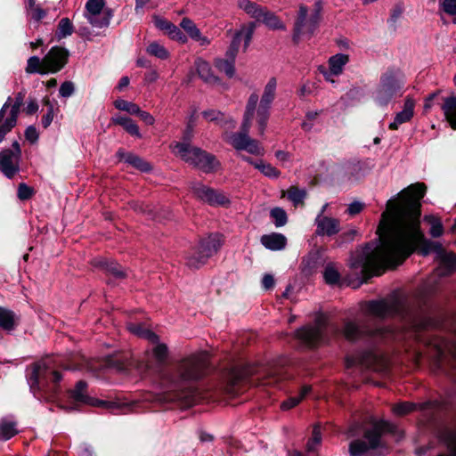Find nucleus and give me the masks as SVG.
Masks as SVG:
<instances>
[{
    "instance_id": "nucleus-22",
    "label": "nucleus",
    "mask_w": 456,
    "mask_h": 456,
    "mask_svg": "<svg viewBox=\"0 0 456 456\" xmlns=\"http://www.w3.org/2000/svg\"><path fill=\"white\" fill-rule=\"evenodd\" d=\"M195 68L199 76L207 83L215 85L218 82L216 76L213 75L210 65L206 61L199 58L195 61Z\"/></svg>"
},
{
    "instance_id": "nucleus-32",
    "label": "nucleus",
    "mask_w": 456,
    "mask_h": 456,
    "mask_svg": "<svg viewBox=\"0 0 456 456\" xmlns=\"http://www.w3.org/2000/svg\"><path fill=\"white\" fill-rule=\"evenodd\" d=\"M119 155L122 158V159H124L126 162L131 164L134 167L140 169L141 171L146 172L151 169V165L137 156H134V155H132L129 153H127V154L120 153Z\"/></svg>"
},
{
    "instance_id": "nucleus-23",
    "label": "nucleus",
    "mask_w": 456,
    "mask_h": 456,
    "mask_svg": "<svg viewBox=\"0 0 456 456\" xmlns=\"http://www.w3.org/2000/svg\"><path fill=\"white\" fill-rule=\"evenodd\" d=\"M180 26L188 33V35L194 40H196L200 45H207L209 44V40L205 36H202L199 28L195 24L189 19H183Z\"/></svg>"
},
{
    "instance_id": "nucleus-14",
    "label": "nucleus",
    "mask_w": 456,
    "mask_h": 456,
    "mask_svg": "<svg viewBox=\"0 0 456 456\" xmlns=\"http://www.w3.org/2000/svg\"><path fill=\"white\" fill-rule=\"evenodd\" d=\"M221 246V240L218 235H211L202 240L200 247V260L197 261L191 257L189 264L194 267H198L199 264L203 263L208 257L217 252Z\"/></svg>"
},
{
    "instance_id": "nucleus-58",
    "label": "nucleus",
    "mask_w": 456,
    "mask_h": 456,
    "mask_svg": "<svg viewBox=\"0 0 456 456\" xmlns=\"http://www.w3.org/2000/svg\"><path fill=\"white\" fill-rule=\"evenodd\" d=\"M363 208V204L360 201H354L348 205L347 213L351 216H354L360 213Z\"/></svg>"
},
{
    "instance_id": "nucleus-51",
    "label": "nucleus",
    "mask_w": 456,
    "mask_h": 456,
    "mask_svg": "<svg viewBox=\"0 0 456 456\" xmlns=\"http://www.w3.org/2000/svg\"><path fill=\"white\" fill-rule=\"evenodd\" d=\"M412 411V405L409 403H400L394 405L393 412L397 416H403Z\"/></svg>"
},
{
    "instance_id": "nucleus-61",
    "label": "nucleus",
    "mask_w": 456,
    "mask_h": 456,
    "mask_svg": "<svg viewBox=\"0 0 456 456\" xmlns=\"http://www.w3.org/2000/svg\"><path fill=\"white\" fill-rule=\"evenodd\" d=\"M25 136L29 142H35L38 138V134L34 126H28L25 131Z\"/></svg>"
},
{
    "instance_id": "nucleus-60",
    "label": "nucleus",
    "mask_w": 456,
    "mask_h": 456,
    "mask_svg": "<svg viewBox=\"0 0 456 456\" xmlns=\"http://www.w3.org/2000/svg\"><path fill=\"white\" fill-rule=\"evenodd\" d=\"M53 117H54L53 107L50 106L47 113L42 118V124H43L44 127H48L50 126V124L52 123V121L53 119Z\"/></svg>"
},
{
    "instance_id": "nucleus-5",
    "label": "nucleus",
    "mask_w": 456,
    "mask_h": 456,
    "mask_svg": "<svg viewBox=\"0 0 456 456\" xmlns=\"http://www.w3.org/2000/svg\"><path fill=\"white\" fill-rule=\"evenodd\" d=\"M385 430H390V424L380 421L373 427L372 430L365 432L364 438L368 443L362 440H356L350 444L349 452L351 456H362L370 449H375L380 445V434Z\"/></svg>"
},
{
    "instance_id": "nucleus-18",
    "label": "nucleus",
    "mask_w": 456,
    "mask_h": 456,
    "mask_svg": "<svg viewBox=\"0 0 456 456\" xmlns=\"http://www.w3.org/2000/svg\"><path fill=\"white\" fill-rule=\"evenodd\" d=\"M398 91V86L394 83L383 81L376 93V101L380 105H386Z\"/></svg>"
},
{
    "instance_id": "nucleus-37",
    "label": "nucleus",
    "mask_w": 456,
    "mask_h": 456,
    "mask_svg": "<svg viewBox=\"0 0 456 456\" xmlns=\"http://www.w3.org/2000/svg\"><path fill=\"white\" fill-rule=\"evenodd\" d=\"M323 278L329 284H337L339 281L340 274L334 264H329L326 265L323 272Z\"/></svg>"
},
{
    "instance_id": "nucleus-41",
    "label": "nucleus",
    "mask_w": 456,
    "mask_h": 456,
    "mask_svg": "<svg viewBox=\"0 0 456 456\" xmlns=\"http://www.w3.org/2000/svg\"><path fill=\"white\" fill-rule=\"evenodd\" d=\"M147 53L159 59L165 60L168 57V51L158 42L151 43L147 47Z\"/></svg>"
},
{
    "instance_id": "nucleus-39",
    "label": "nucleus",
    "mask_w": 456,
    "mask_h": 456,
    "mask_svg": "<svg viewBox=\"0 0 456 456\" xmlns=\"http://www.w3.org/2000/svg\"><path fill=\"white\" fill-rule=\"evenodd\" d=\"M86 384L84 381L77 382L75 389L72 391V397L76 402L94 404L86 395Z\"/></svg>"
},
{
    "instance_id": "nucleus-54",
    "label": "nucleus",
    "mask_w": 456,
    "mask_h": 456,
    "mask_svg": "<svg viewBox=\"0 0 456 456\" xmlns=\"http://www.w3.org/2000/svg\"><path fill=\"white\" fill-rule=\"evenodd\" d=\"M152 343L154 344L153 353H154L155 356L159 360L166 357V355L167 354V348L166 345L159 343L158 338H157V341L152 342Z\"/></svg>"
},
{
    "instance_id": "nucleus-43",
    "label": "nucleus",
    "mask_w": 456,
    "mask_h": 456,
    "mask_svg": "<svg viewBox=\"0 0 456 456\" xmlns=\"http://www.w3.org/2000/svg\"><path fill=\"white\" fill-rule=\"evenodd\" d=\"M73 33V25L68 18L60 20L56 36L59 39L67 37Z\"/></svg>"
},
{
    "instance_id": "nucleus-20",
    "label": "nucleus",
    "mask_w": 456,
    "mask_h": 456,
    "mask_svg": "<svg viewBox=\"0 0 456 456\" xmlns=\"http://www.w3.org/2000/svg\"><path fill=\"white\" fill-rule=\"evenodd\" d=\"M413 102L407 100L404 103L403 110L396 114L395 120L390 123L389 128L392 130H396L400 125L408 122L413 116Z\"/></svg>"
},
{
    "instance_id": "nucleus-35",
    "label": "nucleus",
    "mask_w": 456,
    "mask_h": 456,
    "mask_svg": "<svg viewBox=\"0 0 456 456\" xmlns=\"http://www.w3.org/2000/svg\"><path fill=\"white\" fill-rule=\"evenodd\" d=\"M45 69L44 58L40 59L37 56H32L28 60L26 67V71L28 73L46 74Z\"/></svg>"
},
{
    "instance_id": "nucleus-30",
    "label": "nucleus",
    "mask_w": 456,
    "mask_h": 456,
    "mask_svg": "<svg viewBox=\"0 0 456 456\" xmlns=\"http://www.w3.org/2000/svg\"><path fill=\"white\" fill-rule=\"evenodd\" d=\"M444 111L450 126L456 129V97H451L445 101Z\"/></svg>"
},
{
    "instance_id": "nucleus-57",
    "label": "nucleus",
    "mask_w": 456,
    "mask_h": 456,
    "mask_svg": "<svg viewBox=\"0 0 456 456\" xmlns=\"http://www.w3.org/2000/svg\"><path fill=\"white\" fill-rule=\"evenodd\" d=\"M357 330H358V329L354 323L347 322L345 325L344 334L347 338L352 339L356 336Z\"/></svg>"
},
{
    "instance_id": "nucleus-2",
    "label": "nucleus",
    "mask_w": 456,
    "mask_h": 456,
    "mask_svg": "<svg viewBox=\"0 0 456 456\" xmlns=\"http://www.w3.org/2000/svg\"><path fill=\"white\" fill-rule=\"evenodd\" d=\"M258 101V95L252 94L247 102L244 121L242 124L241 133H227L224 134V139L238 151L245 150L248 153L254 155H262L264 152L263 148L254 139L248 136V131L250 127L251 121L255 118V109Z\"/></svg>"
},
{
    "instance_id": "nucleus-29",
    "label": "nucleus",
    "mask_w": 456,
    "mask_h": 456,
    "mask_svg": "<svg viewBox=\"0 0 456 456\" xmlns=\"http://www.w3.org/2000/svg\"><path fill=\"white\" fill-rule=\"evenodd\" d=\"M17 321L16 314L6 308L0 306V328L4 330H12Z\"/></svg>"
},
{
    "instance_id": "nucleus-33",
    "label": "nucleus",
    "mask_w": 456,
    "mask_h": 456,
    "mask_svg": "<svg viewBox=\"0 0 456 456\" xmlns=\"http://www.w3.org/2000/svg\"><path fill=\"white\" fill-rule=\"evenodd\" d=\"M9 107V102H5L0 110V142L4 138L5 134L11 131V129L15 126L12 122L8 121L4 118L6 114V110Z\"/></svg>"
},
{
    "instance_id": "nucleus-48",
    "label": "nucleus",
    "mask_w": 456,
    "mask_h": 456,
    "mask_svg": "<svg viewBox=\"0 0 456 456\" xmlns=\"http://www.w3.org/2000/svg\"><path fill=\"white\" fill-rule=\"evenodd\" d=\"M272 217L275 220L276 226H282L287 222V216L282 208H275L271 211Z\"/></svg>"
},
{
    "instance_id": "nucleus-36",
    "label": "nucleus",
    "mask_w": 456,
    "mask_h": 456,
    "mask_svg": "<svg viewBox=\"0 0 456 456\" xmlns=\"http://www.w3.org/2000/svg\"><path fill=\"white\" fill-rule=\"evenodd\" d=\"M177 399H178V397L176 395H173L170 393L167 392V393L158 394V395L146 394L143 396L142 401L164 403L173 402Z\"/></svg>"
},
{
    "instance_id": "nucleus-21",
    "label": "nucleus",
    "mask_w": 456,
    "mask_h": 456,
    "mask_svg": "<svg viewBox=\"0 0 456 456\" xmlns=\"http://www.w3.org/2000/svg\"><path fill=\"white\" fill-rule=\"evenodd\" d=\"M297 336L309 346L315 345L322 337L320 327H306L297 330Z\"/></svg>"
},
{
    "instance_id": "nucleus-44",
    "label": "nucleus",
    "mask_w": 456,
    "mask_h": 456,
    "mask_svg": "<svg viewBox=\"0 0 456 456\" xmlns=\"http://www.w3.org/2000/svg\"><path fill=\"white\" fill-rule=\"evenodd\" d=\"M232 61L217 60L216 61V68L226 74L229 77H233L235 70L233 66V59L227 53Z\"/></svg>"
},
{
    "instance_id": "nucleus-12",
    "label": "nucleus",
    "mask_w": 456,
    "mask_h": 456,
    "mask_svg": "<svg viewBox=\"0 0 456 456\" xmlns=\"http://www.w3.org/2000/svg\"><path fill=\"white\" fill-rule=\"evenodd\" d=\"M255 24L253 22H249L248 24L242 25L240 28L234 34L231 47L228 51V54L232 59L235 58L241 42L244 44V49L246 50L248 48L255 31Z\"/></svg>"
},
{
    "instance_id": "nucleus-31",
    "label": "nucleus",
    "mask_w": 456,
    "mask_h": 456,
    "mask_svg": "<svg viewBox=\"0 0 456 456\" xmlns=\"http://www.w3.org/2000/svg\"><path fill=\"white\" fill-rule=\"evenodd\" d=\"M127 329L129 330L130 332L139 337L145 338L151 342L157 341V335H155L153 332L142 326L140 323H129L127 325Z\"/></svg>"
},
{
    "instance_id": "nucleus-1",
    "label": "nucleus",
    "mask_w": 456,
    "mask_h": 456,
    "mask_svg": "<svg viewBox=\"0 0 456 456\" xmlns=\"http://www.w3.org/2000/svg\"><path fill=\"white\" fill-rule=\"evenodd\" d=\"M424 183H416L387 200L378 227L379 244L366 245L351 256L350 268L367 279L387 267L402 264L414 249L426 256L424 235L419 229L420 200Z\"/></svg>"
},
{
    "instance_id": "nucleus-34",
    "label": "nucleus",
    "mask_w": 456,
    "mask_h": 456,
    "mask_svg": "<svg viewBox=\"0 0 456 456\" xmlns=\"http://www.w3.org/2000/svg\"><path fill=\"white\" fill-rule=\"evenodd\" d=\"M311 391V387L305 386L303 387L299 395L293 396L289 398L287 401H284L281 408L284 411L289 410L295 406H297L304 398L305 396Z\"/></svg>"
},
{
    "instance_id": "nucleus-9",
    "label": "nucleus",
    "mask_w": 456,
    "mask_h": 456,
    "mask_svg": "<svg viewBox=\"0 0 456 456\" xmlns=\"http://www.w3.org/2000/svg\"><path fill=\"white\" fill-rule=\"evenodd\" d=\"M194 194L202 201L215 207L227 208L231 200L224 193L215 191L201 183H196L193 188Z\"/></svg>"
},
{
    "instance_id": "nucleus-42",
    "label": "nucleus",
    "mask_w": 456,
    "mask_h": 456,
    "mask_svg": "<svg viewBox=\"0 0 456 456\" xmlns=\"http://www.w3.org/2000/svg\"><path fill=\"white\" fill-rule=\"evenodd\" d=\"M114 106L122 111H126L131 115H136L137 112H139L140 107L132 102H128L123 99H118L114 102Z\"/></svg>"
},
{
    "instance_id": "nucleus-59",
    "label": "nucleus",
    "mask_w": 456,
    "mask_h": 456,
    "mask_svg": "<svg viewBox=\"0 0 456 456\" xmlns=\"http://www.w3.org/2000/svg\"><path fill=\"white\" fill-rule=\"evenodd\" d=\"M136 115L147 125H153L155 121L153 116H151L147 111L142 110L141 109H139V112H137Z\"/></svg>"
},
{
    "instance_id": "nucleus-3",
    "label": "nucleus",
    "mask_w": 456,
    "mask_h": 456,
    "mask_svg": "<svg viewBox=\"0 0 456 456\" xmlns=\"http://www.w3.org/2000/svg\"><path fill=\"white\" fill-rule=\"evenodd\" d=\"M322 2L317 1L313 8L305 4L298 7L297 20L294 25L293 41L297 44L310 40L321 20Z\"/></svg>"
},
{
    "instance_id": "nucleus-52",
    "label": "nucleus",
    "mask_w": 456,
    "mask_h": 456,
    "mask_svg": "<svg viewBox=\"0 0 456 456\" xmlns=\"http://www.w3.org/2000/svg\"><path fill=\"white\" fill-rule=\"evenodd\" d=\"M34 193L33 188L25 183H20L18 187V197L21 200L29 199Z\"/></svg>"
},
{
    "instance_id": "nucleus-8",
    "label": "nucleus",
    "mask_w": 456,
    "mask_h": 456,
    "mask_svg": "<svg viewBox=\"0 0 456 456\" xmlns=\"http://www.w3.org/2000/svg\"><path fill=\"white\" fill-rule=\"evenodd\" d=\"M206 357L205 353H198L183 361L178 369L180 377L184 380L199 379L201 375Z\"/></svg>"
},
{
    "instance_id": "nucleus-13",
    "label": "nucleus",
    "mask_w": 456,
    "mask_h": 456,
    "mask_svg": "<svg viewBox=\"0 0 456 456\" xmlns=\"http://www.w3.org/2000/svg\"><path fill=\"white\" fill-rule=\"evenodd\" d=\"M103 0H89L86 4V17L90 23L102 28L108 25L109 18L103 12Z\"/></svg>"
},
{
    "instance_id": "nucleus-27",
    "label": "nucleus",
    "mask_w": 456,
    "mask_h": 456,
    "mask_svg": "<svg viewBox=\"0 0 456 456\" xmlns=\"http://www.w3.org/2000/svg\"><path fill=\"white\" fill-rule=\"evenodd\" d=\"M282 197H287L294 206L303 205L304 200L306 196V191L304 189H299L292 186L287 191H282Z\"/></svg>"
},
{
    "instance_id": "nucleus-28",
    "label": "nucleus",
    "mask_w": 456,
    "mask_h": 456,
    "mask_svg": "<svg viewBox=\"0 0 456 456\" xmlns=\"http://www.w3.org/2000/svg\"><path fill=\"white\" fill-rule=\"evenodd\" d=\"M9 102V107L6 110L4 118H6L8 121L12 122L13 125H16L17 117H18V114L20 111V108L23 102V95L21 94H19L12 105H11V98H8L6 102Z\"/></svg>"
},
{
    "instance_id": "nucleus-6",
    "label": "nucleus",
    "mask_w": 456,
    "mask_h": 456,
    "mask_svg": "<svg viewBox=\"0 0 456 456\" xmlns=\"http://www.w3.org/2000/svg\"><path fill=\"white\" fill-rule=\"evenodd\" d=\"M276 86V79L274 77L270 78L265 86L260 102L259 100L257 101V104L255 109V117L258 123L260 134H263L265 131L268 118V110L275 97Z\"/></svg>"
},
{
    "instance_id": "nucleus-62",
    "label": "nucleus",
    "mask_w": 456,
    "mask_h": 456,
    "mask_svg": "<svg viewBox=\"0 0 456 456\" xmlns=\"http://www.w3.org/2000/svg\"><path fill=\"white\" fill-rule=\"evenodd\" d=\"M262 285L265 289H270L274 286V279L271 274H265L262 279Z\"/></svg>"
},
{
    "instance_id": "nucleus-56",
    "label": "nucleus",
    "mask_w": 456,
    "mask_h": 456,
    "mask_svg": "<svg viewBox=\"0 0 456 456\" xmlns=\"http://www.w3.org/2000/svg\"><path fill=\"white\" fill-rule=\"evenodd\" d=\"M59 92L62 97H69L74 92V86L71 82H65L61 86Z\"/></svg>"
},
{
    "instance_id": "nucleus-63",
    "label": "nucleus",
    "mask_w": 456,
    "mask_h": 456,
    "mask_svg": "<svg viewBox=\"0 0 456 456\" xmlns=\"http://www.w3.org/2000/svg\"><path fill=\"white\" fill-rule=\"evenodd\" d=\"M37 110H38V104L34 100H31L28 103V105H27V107L25 109L26 113L28 114V115H31V114L37 112Z\"/></svg>"
},
{
    "instance_id": "nucleus-7",
    "label": "nucleus",
    "mask_w": 456,
    "mask_h": 456,
    "mask_svg": "<svg viewBox=\"0 0 456 456\" xmlns=\"http://www.w3.org/2000/svg\"><path fill=\"white\" fill-rule=\"evenodd\" d=\"M435 255V260L437 262L436 270L437 275L445 276L456 271V254L446 251L439 242L429 241V255Z\"/></svg>"
},
{
    "instance_id": "nucleus-10",
    "label": "nucleus",
    "mask_w": 456,
    "mask_h": 456,
    "mask_svg": "<svg viewBox=\"0 0 456 456\" xmlns=\"http://www.w3.org/2000/svg\"><path fill=\"white\" fill-rule=\"evenodd\" d=\"M69 52L62 47L54 46L44 57L45 73H56L67 63Z\"/></svg>"
},
{
    "instance_id": "nucleus-19",
    "label": "nucleus",
    "mask_w": 456,
    "mask_h": 456,
    "mask_svg": "<svg viewBox=\"0 0 456 456\" xmlns=\"http://www.w3.org/2000/svg\"><path fill=\"white\" fill-rule=\"evenodd\" d=\"M261 243L270 250H281L285 248L287 239L281 233H271L262 236Z\"/></svg>"
},
{
    "instance_id": "nucleus-17",
    "label": "nucleus",
    "mask_w": 456,
    "mask_h": 456,
    "mask_svg": "<svg viewBox=\"0 0 456 456\" xmlns=\"http://www.w3.org/2000/svg\"><path fill=\"white\" fill-rule=\"evenodd\" d=\"M154 24L159 29L163 31V33L167 35L170 38L181 43L186 42V37L175 25H174L170 21L164 20L160 17H155Z\"/></svg>"
},
{
    "instance_id": "nucleus-55",
    "label": "nucleus",
    "mask_w": 456,
    "mask_h": 456,
    "mask_svg": "<svg viewBox=\"0 0 456 456\" xmlns=\"http://www.w3.org/2000/svg\"><path fill=\"white\" fill-rule=\"evenodd\" d=\"M123 128L127 133H129L131 135H134V136H136V137H139V138L141 137L139 127L132 119H130L128 121V123L125 124Z\"/></svg>"
},
{
    "instance_id": "nucleus-49",
    "label": "nucleus",
    "mask_w": 456,
    "mask_h": 456,
    "mask_svg": "<svg viewBox=\"0 0 456 456\" xmlns=\"http://www.w3.org/2000/svg\"><path fill=\"white\" fill-rule=\"evenodd\" d=\"M28 14L31 19L39 21L45 16V11L34 4L32 6H28Z\"/></svg>"
},
{
    "instance_id": "nucleus-38",
    "label": "nucleus",
    "mask_w": 456,
    "mask_h": 456,
    "mask_svg": "<svg viewBox=\"0 0 456 456\" xmlns=\"http://www.w3.org/2000/svg\"><path fill=\"white\" fill-rule=\"evenodd\" d=\"M369 312L376 316L382 317L390 314V308L385 301L371 302L369 304Z\"/></svg>"
},
{
    "instance_id": "nucleus-25",
    "label": "nucleus",
    "mask_w": 456,
    "mask_h": 456,
    "mask_svg": "<svg viewBox=\"0 0 456 456\" xmlns=\"http://www.w3.org/2000/svg\"><path fill=\"white\" fill-rule=\"evenodd\" d=\"M259 21H262L265 26L273 30H285V24L274 13L270 12L266 9L264 10L262 17Z\"/></svg>"
},
{
    "instance_id": "nucleus-4",
    "label": "nucleus",
    "mask_w": 456,
    "mask_h": 456,
    "mask_svg": "<svg viewBox=\"0 0 456 456\" xmlns=\"http://www.w3.org/2000/svg\"><path fill=\"white\" fill-rule=\"evenodd\" d=\"M170 148L176 157L205 172H211L219 167L218 161L213 155L189 143L174 142Z\"/></svg>"
},
{
    "instance_id": "nucleus-11",
    "label": "nucleus",
    "mask_w": 456,
    "mask_h": 456,
    "mask_svg": "<svg viewBox=\"0 0 456 456\" xmlns=\"http://www.w3.org/2000/svg\"><path fill=\"white\" fill-rule=\"evenodd\" d=\"M50 375L53 382L61 379V374L55 370H52L48 361H43L32 367L29 377L30 387L32 389L39 388L45 379Z\"/></svg>"
},
{
    "instance_id": "nucleus-40",
    "label": "nucleus",
    "mask_w": 456,
    "mask_h": 456,
    "mask_svg": "<svg viewBox=\"0 0 456 456\" xmlns=\"http://www.w3.org/2000/svg\"><path fill=\"white\" fill-rule=\"evenodd\" d=\"M255 167L263 173L265 176L270 178H278L280 171L273 167L271 164L265 163L262 160L255 163Z\"/></svg>"
},
{
    "instance_id": "nucleus-64",
    "label": "nucleus",
    "mask_w": 456,
    "mask_h": 456,
    "mask_svg": "<svg viewBox=\"0 0 456 456\" xmlns=\"http://www.w3.org/2000/svg\"><path fill=\"white\" fill-rule=\"evenodd\" d=\"M131 118H129L127 117H125V116H117V117L112 118L111 121H112V123H114L116 125H119L121 126H124L125 124L128 123V121Z\"/></svg>"
},
{
    "instance_id": "nucleus-47",
    "label": "nucleus",
    "mask_w": 456,
    "mask_h": 456,
    "mask_svg": "<svg viewBox=\"0 0 456 456\" xmlns=\"http://www.w3.org/2000/svg\"><path fill=\"white\" fill-rule=\"evenodd\" d=\"M322 441V435L320 428L315 427L313 430L312 437L307 443V450L308 452H313L315 450V447L320 444Z\"/></svg>"
},
{
    "instance_id": "nucleus-46",
    "label": "nucleus",
    "mask_w": 456,
    "mask_h": 456,
    "mask_svg": "<svg viewBox=\"0 0 456 456\" xmlns=\"http://www.w3.org/2000/svg\"><path fill=\"white\" fill-rule=\"evenodd\" d=\"M444 233V227L440 219L429 216V234L433 237H440Z\"/></svg>"
},
{
    "instance_id": "nucleus-24",
    "label": "nucleus",
    "mask_w": 456,
    "mask_h": 456,
    "mask_svg": "<svg viewBox=\"0 0 456 456\" xmlns=\"http://www.w3.org/2000/svg\"><path fill=\"white\" fill-rule=\"evenodd\" d=\"M238 6L240 10L256 20H260L265 8L250 0H238Z\"/></svg>"
},
{
    "instance_id": "nucleus-16",
    "label": "nucleus",
    "mask_w": 456,
    "mask_h": 456,
    "mask_svg": "<svg viewBox=\"0 0 456 456\" xmlns=\"http://www.w3.org/2000/svg\"><path fill=\"white\" fill-rule=\"evenodd\" d=\"M19 154L4 150L0 153V170L7 177H12L19 171Z\"/></svg>"
},
{
    "instance_id": "nucleus-50",
    "label": "nucleus",
    "mask_w": 456,
    "mask_h": 456,
    "mask_svg": "<svg viewBox=\"0 0 456 456\" xmlns=\"http://www.w3.org/2000/svg\"><path fill=\"white\" fill-rule=\"evenodd\" d=\"M204 118L210 122H222L224 118V115L216 110H208L202 112Z\"/></svg>"
},
{
    "instance_id": "nucleus-15",
    "label": "nucleus",
    "mask_w": 456,
    "mask_h": 456,
    "mask_svg": "<svg viewBox=\"0 0 456 456\" xmlns=\"http://www.w3.org/2000/svg\"><path fill=\"white\" fill-rule=\"evenodd\" d=\"M316 234L321 236H333L340 231L338 219L322 214H318L315 218Z\"/></svg>"
},
{
    "instance_id": "nucleus-53",
    "label": "nucleus",
    "mask_w": 456,
    "mask_h": 456,
    "mask_svg": "<svg viewBox=\"0 0 456 456\" xmlns=\"http://www.w3.org/2000/svg\"><path fill=\"white\" fill-rule=\"evenodd\" d=\"M443 9L453 17V21L456 23V0H444Z\"/></svg>"
},
{
    "instance_id": "nucleus-45",
    "label": "nucleus",
    "mask_w": 456,
    "mask_h": 456,
    "mask_svg": "<svg viewBox=\"0 0 456 456\" xmlns=\"http://www.w3.org/2000/svg\"><path fill=\"white\" fill-rule=\"evenodd\" d=\"M17 433V430L14 427V424L8 421H3L0 424V438L8 440L15 434Z\"/></svg>"
},
{
    "instance_id": "nucleus-26",
    "label": "nucleus",
    "mask_w": 456,
    "mask_h": 456,
    "mask_svg": "<svg viewBox=\"0 0 456 456\" xmlns=\"http://www.w3.org/2000/svg\"><path fill=\"white\" fill-rule=\"evenodd\" d=\"M348 62V56L346 54H336L329 60V71L335 76H338L343 72L344 66Z\"/></svg>"
}]
</instances>
